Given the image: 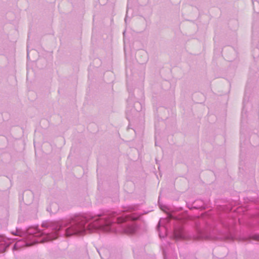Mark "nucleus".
Wrapping results in <instances>:
<instances>
[{
  "instance_id": "nucleus-1",
  "label": "nucleus",
  "mask_w": 259,
  "mask_h": 259,
  "mask_svg": "<svg viewBox=\"0 0 259 259\" xmlns=\"http://www.w3.org/2000/svg\"><path fill=\"white\" fill-rule=\"evenodd\" d=\"M71 235V234H69L68 232L67 231V236H69V235Z\"/></svg>"
},
{
  "instance_id": "nucleus-2",
  "label": "nucleus",
  "mask_w": 259,
  "mask_h": 259,
  "mask_svg": "<svg viewBox=\"0 0 259 259\" xmlns=\"http://www.w3.org/2000/svg\"><path fill=\"white\" fill-rule=\"evenodd\" d=\"M79 232H75L74 234H79Z\"/></svg>"
}]
</instances>
